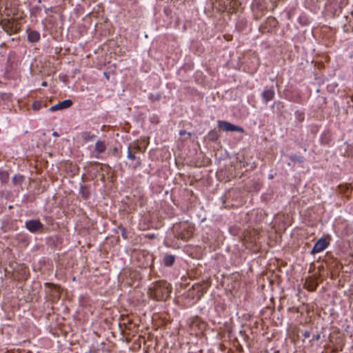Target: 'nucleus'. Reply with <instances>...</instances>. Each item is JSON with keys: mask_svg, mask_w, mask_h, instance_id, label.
Listing matches in <instances>:
<instances>
[{"mask_svg": "<svg viewBox=\"0 0 353 353\" xmlns=\"http://www.w3.org/2000/svg\"><path fill=\"white\" fill-rule=\"evenodd\" d=\"M151 298L156 301H166L172 292L170 283L165 281H158L152 283L148 289Z\"/></svg>", "mask_w": 353, "mask_h": 353, "instance_id": "f257e3e1", "label": "nucleus"}, {"mask_svg": "<svg viewBox=\"0 0 353 353\" xmlns=\"http://www.w3.org/2000/svg\"><path fill=\"white\" fill-rule=\"evenodd\" d=\"M25 228L31 233H37L43 230L44 225L39 219H30L26 221Z\"/></svg>", "mask_w": 353, "mask_h": 353, "instance_id": "f03ea898", "label": "nucleus"}, {"mask_svg": "<svg viewBox=\"0 0 353 353\" xmlns=\"http://www.w3.org/2000/svg\"><path fill=\"white\" fill-rule=\"evenodd\" d=\"M218 127L225 132H243V128L242 127L234 125L225 121H218Z\"/></svg>", "mask_w": 353, "mask_h": 353, "instance_id": "7ed1b4c3", "label": "nucleus"}, {"mask_svg": "<svg viewBox=\"0 0 353 353\" xmlns=\"http://www.w3.org/2000/svg\"><path fill=\"white\" fill-rule=\"evenodd\" d=\"M329 244H330L329 241H327L325 239H324V238L319 239L314 245V247H313L312 250H311V254H315L316 253H319V252L323 251L328 247Z\"/></svg>", "mask_w": 353, "mask_h": 353, "instance_id": "20e7f679", "label": "nucleus"}, {"mask_svg": "<svg viewBox=\"0 0 353 353\" xmlns=\"http://www.w3.org/2000/svg\"><path fill=\"white\" fill-rule=\"evenodd\" d=\"M72 105V101L70 99H66L57 104L52 105L50 108L49 110L55 112L60 110H63L70 108Z\"/></svg>", "mask_w": 353, "mask_h": 353, "instance_id": "39448f33", "label": "nucleus"}, {"mask_svg": "<svg viewBox=\"0 0 353 353\" xmlns=\"http://www.w3.org/2000/svg\"><path fill=\"white\" fill-rule=\"evenodd\" d=\"M106 144L105 141L98 140L94 145V152H96L97 154L94 155V157L97 159L100 157V154L103 153L106 150Z\"/></svg>", "mask_w": 353, "mask_h": 353, "instance_id": "423d86ee", "label": "nucleus"}, {"mask_svg": "<svg viewBox=\"0 0 353 353\" xmlns=\"http://www.w3.org/2000/svg\"><path fill=\"white\" fill-rule=\"evenodd\" d=\"M274 90L272 87L265 88L262 92V98L267 103L274 99Z\"/></svg>", "mask_w": 353, "mask_h": 353, "instance_id": "0eeeda50", "label": "nucleus"}, {"mask_svg": "<svg viewBox=\"0 0 353 353\" xmlns=\"http://www.w3.org/2000/svg\"><path fill=\"white\" fill-rule=\"evenodd\" d=\"M40 39V34L35 30L28 32V40L31 43H36Z\"/></svg>", "mask_w": 353, "mask_h": 353, "instance_id": "6e6552de", "label": "nucleus"}, {"mask_svg": "<svg viewBox=\"0 0 353 353\" xmlns=\"http://www.w3.org/2000/svg\"><path fill=\"white\" fill-rule=\"evenodd\" d=\"M175 261V256L172 254H165L163 257V263L167 267H171Z\"/></svg>", "mask_w": 353, "mask_h": 353, "instance_id": "1a4fd4ad", "label": "nucleus"}, {"mask_svg": "<svg viewBox=\"0 0 353 353\" xmlns=\"http://www.w3.org/2000/svg\"><path fill=\"white\" fill-rule=\"evenodd\" d=\"M79 193L82 198L86 199L90 196V191L86 186L81 185L80 188Z\"/></svg>", "mask_w": 353, "mask_h": 353, "instance_id": "9d476101", "label": "nucleus"}, {"mask_svg": "<svg viewBox=\"0 0 353 353\" xmlns=\"http://www.w3.org/2000/svg\"><path fill=\"white\" fill-rule=\"evenodd\" d=\"M9 179V174L7 171L0 170V181L2 183H6Z\"/></svg>", "mask_w": 353, "mask_h": 353, "instance_id": "9b49d317", "label": "nucleus"}, {"mask_svg": "<svg viewBox=\"0 0 353 353\" xmlns=\"http://www.w3.org/2000/svg\"><path fill=\"white\" fill-rule=\"evenodd\" d=\"M82 137L85 141H92L96 139L97 136L91 134L90 132H86L83 134Z\"/></svg>", "mask_w": 353, "mask_h": 353, "instance_id": "f8f14e48", "label": "nucleus"}, {"mask_svg": "<svg viewBox=\"0 0 353 353\" xmlns=\"http://www.w3.org/2000/svg\"><path fill=\"white\" fill-rule=\"evenodd\" d=\"M32 109L37 111L40 110L43 106H46V103H43L41 101H36L32 103Z\"/></svg>", "mask_w": 353, "mask_h": 353, "instance_id": "ddd939ff", "label": "nucleus"}, {"mask_svg": "<svg viewBox=\"0 0 353 353\" xmlns=\"http://www.w3.org/2000/svg\"><path fill=\"white\" fill-rule=\"evenodd\" d=\"M23 176L21 175H15L12 178V183L15 185L21 184L23 183Z\"/></svg>", "mask_w": 353, "mask_h": 353, "instance_id": "4468645a", "label": "nucleus"}, {"mask_svg": "<svg viewBox=\"0 0 353 353\" xmlns=\"http://www.w3.org/2000/svg\"><path fill=\"white\" fill-rule=\"evenodd\" d=\"M192 236V234L189 232H186L185 233L181 232L179 233L177 236L178 238L183 240V241H188Z\"/></svg>", "mask_w": 353, "mask_h": 353, "instance_id": "2eb2a0df", "label": "nucleus"}, {"mask_svg": "<svg viewBox=\"0 0 353 353\" xmlns=\"http://www.w3.org/2000/svg\"><path fill=\"white\" fill-rule=\"evenodd\" d=\"M127 157H128V159L132 160V161L137 159L135 152L132 150V147H128Z\"/></svg>", "mask_w": 353, "mask_h": 353, "instance_id": "dca6fc26", "label": "nucleus"}, {"mask_svg": "<svg viewBox=\"0 0 353 353\" xmlns=\"http://www.w3.org/2000/svg\"><path fill=\"white\" fill-rule=\"evenodd\" d=\"M220 6L224 8H227L228 6H232V3L234 0H218Z\"/></svg>", "mask_w": 353, "mask_h": 353, "instance_id": "f3484780", "label": "nucleus"}, {"mask_svg": "<svg viewBox=\"0 0 353 353\" xmlns=\"http://www.w3.org/2000/svg\"><path fill=\"white\" fill-rule=\"evenodd\" d=\"M284 107L283 103L280 101H274L272 108L274 109L276 108L278 110H281Z\"/></svg>", "mask_w": 353, "mask_h": 353, "instance_id": "a211bd4d", "label": "nucleus"}, {"mask_svg": "<svg viewBox=\"0 0 353 353\" xmlns=\"http://www.w3.org/2000/svg\"><path fill=\"white\" fill-rule=\"evenodd\" d=\"M128 147H132V150L136 153V152H142L141 147L138 144H130Z\"/></svg>", "mask_w": 353, "mask_h": 353, "instance_id": "6ab92c4d", "label": "nucleus"}, {"mask_svg": "<svg viewBox=\"0 0 353 353\" xmlns=\"http://www.w3.org/2000/svg\"><path fill=\"white\" fill-rule=\"evenodd\" d=\"M209 137H210V139L212 140V141H216L218 137H219V135L217 134V132L214 130H211L210 132H209Z\"/></svg>", "mask_w": 353, "mask_h": 353, "instance_id": "aec40b11", "label": "nucleus"}, {"mask_svg": "<svg viewBox=\"0 0 353 353\" xmlns=\"http://www.w3.org/2000/svg\"><path fill=\"white\" fill-rule=\"evenodd\" d=\"M161 98V95L158 93L156 94H150L149 96V99L151 101H159Z\"/></svg>", "mask_w": 353, "mask_h": 353, "instance_id": "412c9836", "label": "nucleus"}, {"mask_svg": "<svg viewBox=\"0 0 353 353\" xmlns=\"http://www.w3.org/2000/svg\"><path fill=\"white\" fill-rule=\"evenodd\" d=\"M118 229L121 230L122 237L125 239H128V232L126 230V229L123 228L122 226H119Z\"/></svg>", "mask_w": 353, "mask_h": 353, "instance_id": "4be33fe9", "label": "nucleus"}, {"mask_svg": "<svg viewBox=\"0 0 353 353\" xmlns=\"http://www.w3.org/2000/svg\"><path fill=\"white\" fill-rule=\"evenodd\" d=\"M290 159L292 161H296L298 163H302L303 161V158L301 157H299L296 155L292 156Z\"/></svg>", "mask_w": 353, "mask_h": 353, "instance_id": "5701e85b", "label": "nucleus"}, {"mask_svg": "<svg viewBox=\"0 0 353 353\" xmlns=\"http://www.w3.org/2000/svg\"><path fill=\"white\" fill-rule=\"evenodd\" d=\"M111 152H112V154L115 156V157H118V154H119V150L117 147H114L112 150H111Z\"/></svg>", "mask_w": 353, "mask_h": 353, "instance_id": "b1692460", "label": "nucleus"}, {"mask_svg": "<svg viewBox=\"0 0 353 353\" xmlns=\"http://www.w3.org/2000/svg\"><path fill=\"white\" fill-rule=\"evenodd\" d=\"M179 134H180L181 136H183V135H184V134H188V137H190V136H191V133H190V132H186V131H185V130H180V132H179Z\"/></svg>", "mask_w": 353, "mask_h": 353, "instance_id": "393cba45", "label": "nucleus"}, {"mask_svg": "<svg viewBox=\"0 0 353 353\" xmlns=\"http://www.w3.org/2000/svg\"><path fill=\"white\" fill-rule=\"evenodd\" d=\"M137 161H136V163L134 165V168H137L139 166H141V159L139 158H137Z\"/></svg>", "mask_w": 353, "mask_h": 353, "instance_id": "a878e982", "label": "nucleus"}, {"mask_svg": "<svg viewBox=\"0 0 353 353\" xmlns=\"http://www.w3.org/2000/svg\"><path fill=\"white\" fill-rule=\"evenodd\" d=\"M303 336H304L305 339H307V338H309V337H310V332L309 331L306 330V331H305V332H303Z\"/></svg>", "mask_w": 353, "mask_h": 353, "instance_id": "bb28decb", "label": "nucleus"}, {"mask_svg": "<svg viewBox=\"0 0 353 353\" xmlns=\"http://www.w3.org/2000/svg\"><path fill=\"white\" fill-rule=\"evenodd\" d=\"M320 338H321L320 334H314L312 336V340L313 341H319L320 339Z\"/></svg>", "mask_w": 353, "mask_h": 353, "instance_id": "cd10ccee", "label": "nucleus"}, {"mask_svg": "<svg viewBox=\"0 0 353 353\" xmlns=\"http://www.w3.org/2000/svg\"><path fill=\"white\" fill-rule=\"evenodd\" d=\"M52 8H46L45 9V11L46 13H48L49 11H52Z\"/></svg>", "mask_w": 353, "mask_h": 353, "instance_id": "c85d7f7f", "label": "nucleus"}, {"mask_svg": "<svg viewBox=\"0 0 353 353\" xmlns=\"http://www.w3.org/2000/svg\"><path fill=\"white\" fill-rule=\"evenodd\" d=\"M52 135H53L54 137H59V134H58V132H54L52 133Z\"/></svg>", "mask_w": 353, "mask_h": 353, "instance_id": "c756f323", "label": "nucleus"}, {"mask_svg": "<svg viewBox=\"0 0 353 353\" xmlns=\"http://www.w3.org/2000/svg\"><path fill=\"white\" fill-rule=\"evenodd\" d=\"M41 85H42L43 86H46V85H47V82L43 81V82L41 83Z\"/></svg>", "mask_w": 353, "mask_h": 353, "instance_id": "7c9ffc66", "label": "nucleus"}, {"mask_svg": "<svg viewBox=\"0 0 353 353\" xmlns=\"http://www.w3.org/2000/svg\"><path fill=\"white\" fill-rule=\"evenodd\" d=\"M46 285L54 286L53 284H50V283H46Z\"/></svg>", "mask_w": 353, "mask_h": 353, "instance_id": "2f4dec72", "label": "nucleus"}, {"mask_svg": "<svg viewBox=\"0 0 353 353\" xmlns=\"http://www.w3.org/2000/svg\"><path fill=\"white\" fill-rule=\"evenodd\" d=\"M105 166L106 168H108L110 169V165H105Z\"/></svg>", "mask_w": 353, "mask_h": 353, "instance_id": "473e14b6", "label": "nucleus"}, {"mask_svg": "<svg viewBox=\"0 0 353 353\" xmlns=\"http://www.w3.org/2000/svg\"><path fill=\"white\" fill-rule=\"evenodd\" d=\"M104 74H105V77H106L108 79L109 77H108V75H107V74L105 72L104 73Z\"/></svg>", "mask_w": 353, "mask_h": 353, "instance_id": "72a5a7b5", "label": "nucleus"}]
</instances>
